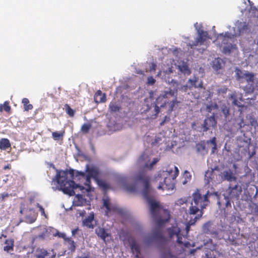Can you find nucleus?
<instances>
[{"label": "nucleus", "mask_w": 258, "mask_h": 258, "mask_svg": "<svg viewBox=\"0 0 258 258\" xmlns=\"http://www.w3.org/2000/svg\"><path fill=\"white\" fill-rule=\"evenodd\" d=\"M135 184L127 185L126 188L127 191L133 192L137 190V185L143 186L142 194L145 199L147 201L150 206V213L153 218H156L160 210L159 203L155 201L150 196V177L144 170L139 171L134 176Z\"/></svg>", "instance_id": "f257e3e1"}, {"label": "nucleus", "mask_w": 258, "mask_h": 258, "mask_svg": "<svg viewBox=\"0 0 258 258\" xmlns=\"http://www.w3.org/2000/svg\"><path fill=\"white\" fill-rule=\"evenodd\" d=\"M173 85H175L173 89L169 88L167 90L161 92L156 98L154 104V113L151 115V118H155L157 116L160 109L167 108V112L170 113L177 107L180 102L177 99L178 84L176 82H174Z\"/></svg>", "instance_id": "f03ea898"}, {"label": "nucleus", "mask_w": 258, "mask_h": 258, "mask_svg": "<svg viewBox=\"0 0 258 258\" xmlns=\"http://www.w3.org/2000/svg\"><path fill=\"white\" fill-rule=\"evenodd\" d=\"M70 175L71 178H73L74 171L73 169L66 170L64 171L56 170V174L55 177L52 179L53 181L56 182L60 187V189L63 193L70 196H73L75 194L74 189L79 186L76 184L73 180L68 179V175Z\"/></svg>", "instance_id": "7ed1b4c3"}, {"label": "nucleus", "mask_w": 258, "mask_h": 258, "mask_svg": "<svg viewBox=\"0 0 258 258\" xmlns=\"http://www.w3.org/2000/svg\"><path fill=\"white\" fill-rule=\"evenodd\" d=\"M210 195L208 191L202 195L199 189H197L192 195V201L189 208L188 213L190 215L197 214V219H200L203 214V210L206 208L209 203L208 198Z\"/></svg>", "instance_id": "20e7f679"}, {"label": "nucleus", "mask_w": 258, "mask_h": 258, "mask_svg": "<svg viewBox=\"0 0 258 258\" xmlns=\"http://www.w3.org/2000/svg\"><path fill=\"white\" fill-rule=\"evenodd\" d=\"M174 170L172 169L169 170L160 171L155 179L158 180L160 177H164L163 182H160L157 187L159 189L172 190L174 188V180L176 179L179 174V170L176 166L173 167Z\"/></svg>", "instance_id": "39448f33"}, {"label": "nucleus", "mask_w": 258, "mask_h": 258, "mask_svg": "<svg viewBox=\"0 0 258 258\" xmlns=\"http://www.w3.org/2000/svg\"><path fill=\"white\" fill-rule=\"evenodd\" d=\"M209 39H210V37L209 36L207 31L198 30V36L195 42L192 43H189L187 45L191 48H192L194 47L197 46L199 45H202L204 44V43Z\"/></svg>", "instance_id": "423d86ee"}, {"label": "nucleus", "mask_w": 258, "mask_h": 258, "mask_svg": "<svg viewBox=\"0 0 258 258\" xmlns=\"http://www.w3.org/2000/svg\"><path fill=\"white\" fill-rule=\"evenodd\" d=\"M168 234L170 238H172L174 236H176L177 237L176 242L179 244H184V246H187L188 244V242H185L183 243L182 241V234L180 233V230L179 228L177 227H172V228L168 229Z\"/></svg>", "instance_id": "0eeeda50"}, {"label": "nucleus", "mask_w": 258, "mask_h": 258, "mask_svg": "<svg viewBox=\"0 0 258 258\" xmlns=\"http://www.w3.org/2000/svg\"><path fill=\"white\" fill-rule=\"evenodd\" d=\"M229 198L238 200L242 192L241 186L236 184L233 187L229 186L227 190Z\"/></svg>", "instance_id": "6e6552de"}, {"label": "nucleus", "mask_w": 258, "mask_h": 258, "mask_svg": "<svg viewBox=\"0 0 258 258\" xmlns=\"http://www.w3.org/2000/svg\"><path fill=\"white\" fill-rule=\"evenodd\" d=\"M217 126V121L214 115L206 118L202 124L203 132H207L211 127L215 128Z\"/></svg>", "instance_id": "1a4fd4ad"}, {"label": "nucleus", "mask_w": 258, "mask_h": 258, "mask_svg": "<svg viewBox=\"0 0 258 258\" xmlns=\"http://www.w3.org/2000/svg\"><path fill=\"white\" fill-rule=\"evenodd\" d=\"M187 84H189V89L192 88L202 89L203 88V83L202 80H199L198 77L194 76L188 79Z\"/></svg>", "instance_id": "9d476101"}, {"label": "nucleus", "mask_w": 258, "mask_h": 258, "mask_svg": "<svg viewBox=\"0 0 258 258\" xmlns=\"http://www.w3.org/2000/svg\"><path fill=\"white\" fill-rule=\"evenodd\" d=\"M35 258H52L50 252L44 248H38L34 253Z\"/></svg>", "instance_id": "9b49d317"}, {"label": "nucleus", "mask_w": 258, "mask_h": 258, "mask_svg": "<svg viewBox=\"0 0 258 258\" xmlns=\"http://www.w3.org/2000/svg\"><path fill=\"white\" fill-rule=\"evenodd\" d=\"M86 171L87 172V175L90 176L91 177L94 178L96 181L99 179V171L95 167H89V165H87L86 166Z\"/></svg>", "instance_id": "f8f14e48"}, {"label": "nucleus", "mask_w": 258, "mask_h": 258, "mask_svg": "<svg viewBox=\"0 0 258 258\" xmlns=\"http://www.w3.org/2000/svg\"><path fill=\"white\" fill-rule=\"evenodd\" d=\"M222 177L223 180L228 181L236 180V177L234 176L232 171L230 169L224 171L222 172Z\"/></svg>", "instance_id": "ddd939ff"}, {"label": "nucleus", "mask_w": 258, "mask_h": 258, "mask_svg": "<svg viewBox=\"0 0 258 258\" xmlns=\"http://www.w3.org/2000/svg\"><path fill=\"white\" fill-rule=\"evenodd\" d=\"M94 101L98 104L104 103L106 101V94L102 93L101 90H98L94 96Z\"/></svg>", "instance_id": "4468645a"}, {"label": "nucleus", "mask_w": 258, "mask_h": 258, "mask_svg": "<svg viewBox=\"0 0 258 258\" xmlns=\"http://www.w3.org/2000/svg\"><path fill=\"white\" fill-rule=\"evenodd\" d=\"M81 176L82 177L85 178V182L84 183V184L87 187L86 190L88 191H90L91 190V177L90 176H88V175L86 174L84 172L82 171H77L76 174V176Z\"/></svg>", "instance_id": "2eb2a0df"}, {"label": "nucleus", "mask_w": 258, "mask_h": 258, "mask_svg": "<svg viewBox=\"0 0 258 258\" xmlns=\"http://www.w3.org/2000/svg\"><path fill=\"white\" fill-rule=\"evenodd\" d=\"M212 222L210 221L205 223L202 227V231L205 234H217L216 231L211 230Z\"/></svg>", "instance_id": "dca6fc26"}, {"label": "nucleus", "mask_w": 258, "mask_h": 258, "mask_svg": "<svg viewBox=\"0 0 258 258\" xmlns=\"http://www.w3.org/2000/svg\"><path fill=\"white\" fill-rule=\"evenodd\" d=\"M95 232L98 236L105 240V238L109 236L106 229L100 227H97L95 229Z\"/></svg>", "instance_id": "f3484780"}, {"label": "nucleus", "mask_w": 258, "mask_h": 258, "mask_svg": "<svg viewBox=\"0 0 258 258\" xmlns=\"http://www.w3.org/2000/svg\"><path fill=\"white\" fill-rule=\"evenodd\" d=\"M94 214H90V215L83 221V225L89 228H93V225L92 223L94 221Z\"/></svg>", "instance_id": "a211bd4d"}, {"label": "nucleus", "mask_w": 258, "mask_h": 258, "mask_svg": "<svg viewBox=\"0 0 258 258\" xmlns=\"http://www.w3.org/2000/svg\"><path fill=\"white\" fill-rule=\"evenodd\" d=\"M163 239L164 237L162 234L161 231H160V230L158 229L153 233L152 235L151 236V237L149 238L148 241L149 242L153 240H162Z\"/></svg>", "instance_id": "6ab92c4d"}, {"label": "nucleus", "mask_w": 258, "mask_h": 258, "mask_svg": "<svg viewBox=\"0 0 258 258\" xmlns=\"http://www.w3.org/2000/svg\"><path fill=\"white\" fill-rule=\"evenodd\" d=\"M102 190L106 191L110 188V185L105 180L98 179L96 181Z\"/></svg>", "instance_id": "aec40b11"}, {"label": "nucleus", "mask_w": 258, "mask_h": 258, "mask_svg": "<svg viewBox=\"0 0 258 258\" xmlns=\"http://www.w3.org/2000/svg\"><path fill=\"white\" fill-rule=\"evenodd\" d=\"M10 147L11 143L8 139L2 138L0 140V149L2 150H6Z\"/></svg>", "instance_id": "412c9836"}, {"label": "nucleus", "mask_w": 258, "mask_h": 258, "mask_svg": "<svg viewBox=\"0 0 258 258\" xmlns=\"http://www.w3.org/2000/svg\"><path fill=\"white\" fill-rule=\"evenodd\" d=\"M14 241L12 239L6 240L5 244L6 245L4 247V250L7 252L13 250L14 245Z\"/></svg>", "instance_id": "4be33fe9"}, {"label": "nucleus", "mask_w": 258, "mask_h": 258, "mask_svg": "<svg viewBox=\"0 0 258 258\" xmlns=\"http://www.w3.org/2000/svg\"><path fill=\"white\" fill-rule=\"evenodd\" d=\"M222 59L220 58H215L213 61V68L216 71L221 69L222 68Z\"/></svg>", "instance_id": "5701e85b"}, {"label": "nucleus", "mask_w": 258, "mask_h": 258, "mask_svg": "<svg viewBox=\"0 0 258 258\" xmlns=\"http://www.w3.org/2000/svg\"><path fill=\"white\" fill-rule=\"evenodd\" d=\"M254 75L252 73H250L248 71H245V75L244 78L247 83L253 82Z\"/></svg>", "instance_id": "b1692460"}, {"label": "nucleus", "mask_w": 258, "mask_h": 258, "mask_svg": "<svg viewBox=\"0 0 258 258\" xmlns=\"http://www.w3.org/2000/svg\"><path fill=\"white\" fill-rule=\"evenodd\" d=\"M231 38V34L230 33H229V32L225 33L224 35H223V34H220L218 36V40L221 39L222 43L223 44L227 43V41L228 40V39L229 38Z\"/></svg>", "instance_id": "393cba45"}, {"label": "nucleus", "mask_w": 258, "mask_h": 258, "mask_svg": "<svg viewBox=\"0 0 258 258\" xmlns=\"http://www.w3.org/2000/svg\"><path fill=\"white\" fill-rule=\"evenodd\" d=\"M22 103L23 104L25 111H29L32 109L33 105L31 104H29V100L28 98H23L22 99Z\"/></svg>", "instance_id": "a878e982"}, {"label": "nucleus", "mask_w": 258, "mask_h": 258, "mask_svg": "<svg viewBox=\"0 0 258 258\" xmlns=\"http://www.w3.org/2000/svg\"><path fill=\"white\" fill-rule=\"evenodd\" d=\"M64 134V131H61L60 132H54L52 133V137L54 140L58 141L62 139V138Z\"/></svg>", "instance_id": "bb28decb"}, {"label": "nucleus", "mask_w": 258, "mask_h": 258, "mask_svg": "<svg viewBox=\"0 0 258 258\" xmlns=\"http://www.w3.org/2000/svg\"><path fill=\"white\" fill-rule=\"evenodd\" d=\"M131 248L133 251L136 252V256L138 257L139 255L140 254V248L139 245L135 241H134L131 244Z\"/></svg>", "instance_id": "cd10ccee"}, {"label": "nucleus", "mask_w": 258, "mask_h": 258, "mask_svg": "<svg viewBox=\"0 0 258 258\" xmlns=\"http://www.w3.org/2000/svg\"><path fill=\"white\" fill-rule=\"evenodd\" d=\"M182 177L184 179L182 182V184L184 185L186 184L188 182L190 181V180L191 179V175L189 172H188L187 170H185L183 173Z\"/></svg>", "instance_id": "c85d7f7f"}, {"label": "nucleus", "mask_w": 258, "mask_h": 258, "mask_svg": "<svg viewBox=\"0 0 258 258\" xmlns=\"http://www.w3.org/2000/svg\"><path fill=\"white\" fill-rule=\"evenodd\" d=\"M103 206L105 207L106 210V215H108V213L112 211H114V208H111L110 206V204L107 200H104L103 201Z\"/></svg>", "instance_id": "c756f323"}, {"label": "nucleus", "mask_w": 258, "mask_h": 258, "mask_svg": "<svg viewBox=\"0 0 258 258\" xmlns=\"http://www.w3.org/2000/svg\"><path fill=\"white\" fill-rule=\"evenodd\" d=\"M109 108L110 112H112L119 111L120 109V107L115 102H110L109 105Z\"/></svg>", "instance_id": "7c9ffc66"}, {"label": "nucleus", "mask_w": 258, "mask_h": 258, "mask_svg": "<svg viewBox=\"0 0 258 258\" xmlns=\"http://www.w3.org/2000/svg\"><path fill=\"white\" fill-rule=\"evenodd\" d=\"M11 106L9 105L8 101H5L3 104H0V112H2L3 110L9 112L11 110Z\"/></svg>", "instance_id": "2f4dec72"}, {"label": "nucleus", "mask_w": 258, "mask_h": 258, "mask_svg": "<svg viewBox=\"0 0 258 258\" xmlns=\"http://www.w3.org/2000/svg\"><path fill=\"white\" fill-rule=\"evenodd\" d=\"M64 109H65L66 112L70 117H73L75 113V111L72 109L68 104H66L64 105Z\"/></svg>", "instance_id": "473e14b6"}, {"label": "nucleus", "mask_w": 258, "mask_h": 258, "mask_svg": "<svg viewBox=\"0 0 258 258\" xmlns=\"http://www.w3.org/2000/svg\"><path fill=\"white\" fill-rule=\"evenodd\" d=\"M235 72L236 79L237 80H240L241 79H243L244 78L245 72H243L240 69L236 68L235 70Z\"/></svg>", "instance_id": "72a5a7b5"}, {"label": "nucleus", "mask_w": 258, "mask_h": 258, "mask_svg": "<svg viewBox=\"0 0 258 258\" xmlns=\"http://www.w3.org/2000/svg\"><path fill=\"white\" fill-rule=\"evenodd\" d=\"M169 218H170V215L169 213H168L167 214V218L165 219H163L161 218H157L156 221L157 225H158L159 226H163L165 223L169 221Z\"/></svg>", "instance_id": "f704fd0d"}, {"label": "nucleus", "mask_w": 258, "mask_h": 258, "mask_svg": "<svg viewBox=\"0 0 258 258\" xmlns=\"http://www.w3.org/2000/svg\"><path fill=\"white\" fill-rule=\"evenodd\" d=\"M92 127V124L90 123H84L81 128V132L84 134H87Z\"/></svg>", "instance_id": "c9c22d12"}, {"label": "nucleus", "mask_w": 258, "mask_h": 258, "mask_svg": "<svg viewBox=\"0 0 258 258\" xmlns=\"http://www.w3.org/2000/svg\"><path fill=\"white\" fill-rule=\"evenodd\" d=\"M66 242L68 245L69 249H70L72 252L75 251L76 249V246L74 241L71 239L68 238L66 240Z\"/></svg>", "instance_id": "e433bc0d"}, {"label": "nucleus", "mask_w": 258, "mask_h": 258, "mask_svg": "<svg viewBox=\"0 0 258 258\" xmlns=\"http://www.w3.org/2000/svg\"><path fill=\"white\" fill-rule=\"evenodd\" d=\"M230 98L232 100L233 105L239 107L241 106L240 102L237 100L236 93H232L230 95Z\"/></svg>", "instance_id": "4c0bfd02"}, {"label": "nucleus", "mask_w": 258, "mask_h": 258, "mask_svg": "<svg viewBox=\"0 0 258 258\" xmlns=\"http://www.w3.org/2000/svg\"><path fill=\"white\" fill-rule=\"evenodd\" d=\"M211 244L212 245L209 246V248L212 251L213 250H216L217 249L218 245L217 244H214L213 243V240L212 239H209L207 242V244Z\"/></svg>", "instance_id": "58836bf2"}, {"label": "nucleus", "mask_w": 258, "mask_h": 258, "mask_svg": "<svg viewBox=\"0 0 258 258\" xmlns=\"http://www.w3.org/2000/svg\"><path fill=\"white\" fill-rule=\"evenodd\" d=\"M198 220L199 219H196V216L193 220H191L189 222H187V223L186 225V227H185L187 232H188V231L189 230L190 226L194 225L195 224V223L196 222V221Z\"/></svg>", "instance_id": "ea45409f"}, {"label": "nucleus", "mask_w": 258, "mask_h": 258, "mask_svg": "<svg viewBox=\"0 0 258 258\" xmlns=\"http://www.w3.org/2000/svg\"><path fill=\"white\" fill-rule=\"evenodd\" d=\"M228 88L226 86L218 88L217 89V94L218 95L220 94H226Z\"/></svg>", "instance_id": "a19ab883"}, {"label": "nucleus", "mask_w": 258, "mask_h": 258, "mask_svg": "<svg viewBox=\"0 0 258 258\" xmlns=\"http://www.w3.org/2000/svg\"><path fill=\"white\" fill-rule=\"evenodd\" d=\"M151 102H150V103H147L144 104L142 107L143 112L146 113V112L149 111L151 108Z\"/></svg>", "instance_id": "79ce46f5"}, {"label": "nucleus", "mask_w": 258, "mask_h": 258, "mask_svg": "<svg viewBox=\"0 0 258 258\" xmlns=\"http://www.w3.org/2000/svg\"><path fill=\"white\" fill-rule=\"evenodd\" d=\"M173 257V255L169 250L164 252L162 255V258H172Z\"/></svg>", "instance_id": "37998d69"}, {"label": "nucleus", "mask_w": 258, "mask_h": 258, "mask_svg": "<svg viewBox=\"0 0 258 258\" xmlns=\"http://www.w3.org/2000/svg\"><path fill=\"white\" fill-rule=\"evenodd\" d=\"M222 112L225 117H227L229 115V108L226 106H223L222 108Z\"/></svg>", "instance_id": "c03bdc74"}, {"label": "nucleus", "mask_w": 258, "mask_h": 258, "mask_svg": "<svg viewBox=\"0 0 258 258\" xmlns=\"http://www.w3.org/2000/svg\"><path fill=\"white\" fill-rule=\"evenodd\" d=\"M210 143L211 144H212L214 147L212 148V152L214 153L215 150L216 149V138L214 137L211 140L208 141L207 143Z\"/></svg>", "instance_id": "a18cd8bd"}, {"label": "nucleus", "mask_w": 258, "mask_h": 258, "mask_svg": "<svg viewBox=\"0 0 258 258\" xmlns=\"http://www.w3.org/2000/svg\"><path fill=\"white\" fill-rule=\"evenodd\" d=\"M36 206L38 208H39V210L41 213V215L44 216L45 218H47V215L45 213L44 209L42 207V206L38 203L37 204Z\"/></svg>", "instance_id": "49530a36"}, {"label": "nucleus", "mask_w": 258, "mask_h": 258, "mask_svg": "<svg viewBox=\"0 0 258 258\" xmlns=\"http://www.w3.org/2000/svg\"><path fill=\"white\" fill-rule=\"evenodd\" d=\"M156 82V80L155 79L153 78V77H149L147 79V84L149 85H154Z\"/></svg>", "instance_id": "de8ad7c7"}, {"label": "nucleus", "mask_w": 258, "mask_h": 258, "mask_svg": "<svg viewBox=\"0 0 258 258\" xmlns=\"http://www.w3.org/2000/svg\"><path fill=\"white\" fill-rule=\"evenodd\" d=\"M187 200L185 198H180L177 200L176 204L177 205H182L186 202Z\"/></svg>", "instance_id": "09e8293b"}, {"label": "nucleus", "mask_w": 258, "mask_h": 258, "mask_svg": "<svg viewBox=\"0 0 258 258\" xmlns=\"http://www.w3.org/2000/svg\"><path fill=\"white\" fill-rule=\"evenodd\" d=\"M159 159L158 158H154L153 161L150 164V168H152V167L159 161Z\"/></svg>", "instance_id": "8fccbe9b"}, {"label": "nucleus", "mask_w": 258, "mask_h": 258, "mask_svg": "<svg viewBox=\"0 0 258 258\" xmlns=\"http://www.w3.org/2000/svg\"><path fill=\"white\" fill-rule=\"evenodd\" d=\"M251 125L256 126L257 125V120L255 118H251V120L250 121Z\"/></svg>", "instance_id": "3c124183"}, {"label": "nucleus", "mask_w": 258, "mask_h": 258, "mask_svg": "<svg viewBox=\"0 0 258 258\" xmlns=\"http://www.w3.org/2000/svg\"><path fill=\"white\" fill-rule=\"evenodd\" d=\"M188 89H189V84L187 83L186 85H183L181 87V89L183 90L184 92H186Z\"/></svg>", "instance_id": "603ef678"}, {"label": "nucleus", "mask_w": 258, "mask_h": 258, "mask_svg": "<svg viewBox=\"0 0 258 258\" xmlns=\"http://www.w3.org/2000/svg\"><path fill=\"white\" fill-rule=\"evenodd\" d=\"M232 47V45H231L230 47L229 46H228L227 47H224V50L225 52H230L231 51V49Z\"/></svg>", "instance_id": "864d4df0"}, {"label": "nucleus", "mask_w": 258, "mask_h": 258, "mask_svg": "<svg viewBox=\"0 0 258 258\" xmlns=\"http://www.w3.org/2000/svg\"><path fill=\"white\" fill-rule=\"evenodd\" d=\"M1 196L2 198V201H3L6 197H8L9 196V194L8 193L4 192L2 194Z\"/></svg>", "instance_id": "5fc2aeb1"}, {"label": "nucleus", "mask_w": 258, "mask_h": 258, "mask_svg": "<svg viewBox=\"0 0 258 258\" xmlns=\"http://www.w3.org/2000/svg\"><path fill=\"white\" fill-rule=\"evenodd\" d=\"M156 65L155 63H152L151 64V66L150 67V71H155L156 70Z\"/></svg>", "instance_id": "6e6d98bb"}, {"label": "nucleus", "mask_w": 258, "mask_h": 258, "mask_svg": "<svg viewBox=\"0 0 258 258\" xmlns=\"http://www.w3.org/2000/svg\"><path fill=\"white\" fill-rule=\"evenodd\" d=\"M78 230H79V228H75V229L72 230V235L73 236H74L76 234V233L77 232V231Z\"/></svg>", "instance_id": "4d7b16f0"}, {"label": "nucleus", "mask_w": 258, "mask_h": 258, "mask_svg": "<svg viewBox=\"0 0 258 258\" xmlns=\"http://www.w3.org/2000/svg\"><path fill=\"white\" fill-rule=\"evenodd\" d=\"M11 164H9L4 167V170L9 169L11 168Z\"/></svg>", "instance_id": "13d9d810"}, {"label": "nucleus", "mask_w": 258, "mask_h": 258, "mask_svg": "<svg viewBox=\"0 0 258 258\" xmlns=\"http://www.w3.org/2000/svg\"><path fill=\"white\" fill-rule=\"evenodd\" d=\"M167 116H165L164 120H162V121L160 122V125L161 126L163 125L164 124V123L165 122V121H166V119H167Z\"/></svg>", "instance_id": "bf43d9fd"}, {"label": "nucleus", "mask_w": 258, "mask_h": 258, "mask_svg": "<svg viewBox=\"0 0 258 258\" xmlns=\"http://www.w3.org/2000/svg\"><path fill=\"white\" fill-rule=\"evenodd\" d=\"M226 207H228V206L231 207V203L229 201H227V202L226 203Z\"/></svg>", "instance_id": "052dcab7"}, {"label": "nucleus", "mask_w": 258, "mask_h": 258, "mask_svg": "<svg viewBox=\"0 0 258 258\" xmlns=\"http://www.w3.org/2000/svg\"><path fill=\"white\" fill-rule=\"evenodd\" d=\"M183 68H184V70L185 71H188L189 72V70L188 69V68L187 66H183Z\"/></svg>", "instance_id": "680f3d73"}, {"label": "nucleus", "mask_w": 258, "mask_h": 258, "mask_svg": "<svg viewBox=\"0 0 258 258\" xmlns=\"http://www.w3.org/2000/svg\"><path fill=\"white\" fill-rule=\"evenodd\" d=\"M2 237L6 238L7 237V235H5L4 234H2L1 236H0V239H1Z\"/></svg>", "instance_id": "e2e57ef3"}, {"label": "nucleus", "mask_w": 258, "mask_h": 258, "mask_svg": "<svg viewBox=\"0 0 258 258\" xmlns=\"http://www.w3.org/2000/svg\"><path fill=\"white\" fill-rule=\"evenodd\" d=\"M243 29H246L247 28V25H244L243 27Z\"/></svg>", "instance_id": "0e129e2a"}, {"label": "nucleus", "mask_w": 258, "mask_h": 258, "mask_svg": "<svg viewBox=\"0 0 258 258\" xmlns=\"http://www.w3.org/2000/svg\"><path fill=\"white\" fill-rule=\"evenodd\" d=\"M206 256H207V258H215V257H210L208 254H206Z\"/></svg>", "instance_id": "69168bd1"}, {"label": "nucleus", "mask_w": 258, "mask_h": 258, "mask_svg": "<svg viewBox=\"0 0 258 258\" xmlns=\"http://www.w3.org/2000/svg\"><path fill=\"white\" fill-rule=\"evenodd\" d=\"M195 250H196L195 249L191 250L190 251V253H194L195 252Z\"/></svg>", "instance_id": "338daca9"}, {"label": "nucleus", "mask_w": 258, "mask_h": 258, "mask_svg": "<svg viewBox=\"0 0 258 258\" xmlns=\"http://www.w3.org/2000/svg\"><path fill=\"white\" fill-rule=\"evenodd\" d=\"M80 258H89V256H84L83 257H80Z\"/></svg>", "instance_id": "774afa93"}]
</instances>
